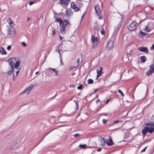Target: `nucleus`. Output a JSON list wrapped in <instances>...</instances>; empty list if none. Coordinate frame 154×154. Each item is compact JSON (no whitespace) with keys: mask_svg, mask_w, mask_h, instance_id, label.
<instances>
[{"mask_svg":"<svg viewBox=\"0 0 154 154\" xmlns=\"http://www.w3.org/2000/svg\"><path fill=\"white\" fill-rule=\"evenodd\" d=\"M60 31L61 34L63 35L65 34L66 33V29L64 27H61L60 29Z\"/></svg>","mask_w":154,"mask_h":154,"instance_id":"412c9836","label":"nucleus"},{"mask_svg":"<svg viewBox=\"0 0 154 154\" xmlns=\"http://www.w3.org/2000/svg\"><path fill=\"white\" fill-rule=\"evenodd\" d=\"M59 1L61 4L65 6H67L70 2V0H59Z\"/></svg>","mask_w":154,"mask_h":154,"instance_id":"4468645a","label":"nucleus"},{"mask_svg":"<svg viewBox=\"0 0 154 154\" xmlns=\"http://www.w3.org/2000/svg\"><path fill=\"white\" fill-rule=\"evenodd\" d=\"M91 40L92 42L95 44L97 45V38L92 35L91 36Z\"/></svg>","mask_w":154,"mask_h":154,"instance_id":"2eb2a0df","label":"nucleus"},{"mask_svg":"<svg viewBox=\"0 0 154 154\" xmlns=\"http://www.w3.org/2000/svg\"><path fill=\"white\" fill-rule=\"evenodd\" d=\"M122 122L121 121H119V120H117L116 121H115V122H114L113 123V124H115L116 123H119V122Z\"/></svg>","mask_w":154,"mask_h":154,"instance_id":"37998d69","label":"nucleus"},{"mask_svg":"<svg viewBox=\"0 0 154 154\" xmlns=\"http://www.w3.org/2000/svg\"><path fill=\"white\" fill-rule=\"evenodd\" d=\"M98 78H97V77L96 78V80L97 79H98Z\"/></svg>","mask_w":154,"mask_h":154,"instance_id":"680f3d73","label":"nucleus"},{"mask_svg":"<svg viewBox=\"0 0 154 154\" xmlns=\"http://www.w3.org/2000/svg\"><path fill=\"white\" fill-rule=\"evenodd\" d=\"M16 143L14 142H12L10 144L8 147V148L9 149H14V147L15 146Z\"/></svg>","mask_w":154,"mask_h":154,"instance_id":"f3484780","label":"nucleus"},{"mask_svg":"<svg viewBox=\"0 0 154 154\" xmlns=\"http://www.w3.org/2000/svg\"><path fill=\"white\" fill-rule=\"evenodd\" d=\"M103 124H105L106 123L107 121L106 120H105V119H103Z\"/></svg>","mask_w":154,"mask_h":154,"instance_id":"a18cd8bd","label":"nucleus"},{"mask_svg":"<svg viewBox=\"0 0 154 154\" xmlns=\"http://www.w3.org/2000/svg\"><path fill=\"white\" fill-rule=\"evenodd\" d=\"M144 30L147 32H149L150 31V29L148 27V26H147L144 29Z\"/></svg>","mask_w":154,"mask_h":154,"instance_id":"cd10ccee","label":"nucleus"},{"mask_svg":"<svg viewBox=\"0 0 154 154\" xmlns=\"http://www.w3.org/2000/svg\"><path fill=\"white\" fill-rule=\"evenodd\" d=\"M149 67V69L146 73V75L148 76L150 75L154 72V64L150 66Z\"/></svg>","mask_w":154,"mask_h":154,"instance_id":"0eeeda50","label":"nucleus"},{"mask_svg":"<svg viewBox=\"0 0 154 154\" xmlns=\"http://www.w3.org/2000/svg\"><path fill=\"white\" fill-rule=\"evenodd\" d=\"M114 46V42L112 40H110L108 43L107 47L108 49L110 50Z\"/></svg>","mask_w":154,"mask_h":154,"instance_id":"9b49d317","label":"nucleus"},{"mask_svg":"<svg viewBox=\"0 0 154 154\" xmlns=\"http://www.w3.org/2000/svg\"><path fill=\"white\" fill-rule=\"evenodd\" d=\"M31 19V18L30 17L27 18V21H29V20H30Z\"/></svg>","mask_w":154,"mask_h":154,"instance_id":"864d4df0","label":"nucleus"},{"mask_svg":"<svg viewBox=\"0 0 154 154\" xmlns=\"http://www.w3.org/2000/svg\"><path fill=\"white\" fill-rule=\"evenodd\" d=\"M102 150V149L101 148H99V149H97V151H98V152H100V151H101Z\"/></svg>","mask_w":154,"mask_h":154,"instance_id":"de8ad7c7","label":"nucleus"},{"mask_svg":"<svg viewBox=\"0 0 154 154\" xmlns=\"http://www.w3.org/2000/svg\"><path fill=\"white\" fill-rule=\"evenodd\" d=\"M98 91V89H95L94 91V93H96L97 91Z\"/></svg>","mask_w":154,"mask_h":154,"instance_id":"49530a36","label":"nucleus"},{"mask_svg":"<svg viewBox=\"0 0 154 154\" xmlns=\"http://www.w3.org/2000/svg\"><path fill=\"white\" fill-rule=\"evenodd\" d=\"M59 54H60V51H59Z\"/></svg>","mask_w":154,"mask_h":154,"instance_id":"0e129e2a","label":"nucleus"},{"mask_svg":"<svg viewBox=\"0 0 154 154\" xmlns=\"http://www.w3.org/2000/svg\"><path fill=\"white\" fill-rule=\"evenodd\" d=\"M34 86L32 85H30L26 89L24 92L26 94H28L31 90L33 88Z\"/></svg>","mask_w":154,"mask_h":154,"instance_id":"f8f14e48","label":"nucleus"},{"mask_svg":"<svg viewBox=\"0 0 154 154\" xmlns=\"http://www.w3.org/2000/svg\"><path fill=\"white\" fill-rule=\"evenodd\" d=\"M104 115L105 116H106L107 115V114H105Z\"/></svg>","mask_w":154,"mask_h":154,"instance_id":"e2e57ef3","label":"nucleus"},{"mask_svg":"<svg viewBox=\"0 0 154 154\" xmlns=\"http://www.w3.org/2000/svg\"><path fill=\"white\" fill-rule=\"evenodd\" d=\"M142 21H141L139 23L137 24L135 21H133L128 26V29L130 31H134L137 29V25H138Z\"/></svg>","mask_w":154,"mask_h":154,"instance_id":"7ed1b4c3","label":"nucleus"},{"mask_svg":"<svg viewBox=\"0 0 154 154\" xmlns=\"http://www.w3.org/2000/svg\"><path fill=\"white\" fill-rule=\"evenodd\" d=\"M76 67L75 66H70L69 67V70H71L73 69L74 68H75Z\"/></svg>","mask_w":154,"mask_h":154,"instance_id":"c9c22d12","label":"nucleus"},{"mask_svg":"<svg viewBox=\"0 0 154 154\" xmlns=\"http://www.w3.org/2000/svg\"><path fill=\"white\" fill-rule=\"evenodd\" d=\"M60 63H61L62 65H63V62L62 60H61V58H60Z\"/></svg>","mask_w":154,"mask_h":154,"instance_id":"8fccbe9b","label":"nucleus"},{"mask_svg":"<svg viewBox=\"0 0 154 154\" xmlns=\"http://www.w3.org/2000/svg\"><path fill=\"white\" fill-rule=\"evenodd\" d=\"M137 50H139L141 52H144L146 53H148V49L146 47H140L137 49Z\"/></svg>","mask_w":154,"mask_h":154,"instance_id":"ddd939ff","label":"nucleus"},{"mask_svg":"<svg viewBox=\"0 0 154 154\" xmlns=\"http://www.w3.org/2000/svg\"><path fill=\"white\" fill-rule=\"evenodd\" d=\"M140 33L142 35H146V34L141 31V30L140 31Z\"/></svg>","mask_w":154,"mask_h":154,"instance_id":"c03bdc74","label":"nucleus"},{"mask_svg":"<svg viewBox=\"0 0 154 154\" xmlns=\"http://www.w3.org/2000/svg\"><path fill=\"white\" fill-rule=\"evenodd\" d=\"M99 101H100V100L99 99H98V100H97L96 102L97 103Z\"/></svg>","mask_w":154,"mask_h":154,"instance_id":"4d7b16f0","label":"nucleus"},{"mask_svg":"<svg viewBox=\"0 0 154 154\" xmlns=\"http://www.w3.org/2000/svg\"><path fill=\"white\" fill-rule=\"evenodd\" d=\"M94 28L95 30H97L99 29V27L97 26H94Z\"/></svg>","mask_w":154,"mask_h":154,"instance_id":"e433bc0d","label":"nucleus"},{"mask_svg":"<svg viewBox=\"0 0 154 154\" xmlns=\"http://www.w3.org/2000/svg\"><path fill=\"white\" fill-rule=\"evenodd\" d=\"M71 7L73 9L75 12L78 11L80 10L79 8L77 7L76 5H75L73 2H72L71 3Z\"/></svg>","mask_w":154,"mask_h":154,"instance_id":"9d476101","label":"nucleus"},{"mask_svg":"<svg viewBox=\"0 0 154 154\" xmlns=\"http://www.w3.org/2000/svg\"><path fill=\"white\" fill-rule=\"evenodd\" d=\"M21 44L24 47H26V44L24 42H22Z\"/></svg>","mask_w":154,"mask_h":154,"instance_id":"ea45409f","label":"nucleus"},{"mask_svg":"<svg viewBox=\"0 0 154 154\" xmlns=\"http://www.w3.org/2000/svg\"><path fill=\"white\" fill-rule=\"evenodd\" d=\"M109 99H107L106 101V103L107 104L109 102Z\"/></svg>","mask_w":154,"mask_h":154,"instance_id":"09e8293b","label":"nucleus"},{"mask_svg":"<svg viewBox=\"0 0 154 154\" xmlns=\"http://www.w3.org/2000/svg\"><path fill=\"white\" fill-rule=\"evenodd\" d=\"M38 72H36L35 74H38Z\"/></svg>","mask_w":154,"mask_h":154,"instance_id":"052dcab7","label":"nucleus"},{"mask_svg":"<svg viewBox=\"0 0 154 154\" xmlns=\"http://www.w3.org/2000/svg\"><path fill=\"white\" fill-rule=\"evenodd\" d=\"M80 134L79 133H76L74 135V136L75 137H80Z\"/></svg>","mask_w":154,"mask_h":154,"instance_id":"72a5a7b5","label":"nucleus"},{"mask_svg":"<svg viewBox=\"0 0 154 154\" xmlns=\"http://www.w3.org/2000/svg\"><path fill=\"white\" fill-rule=\"evenodd\" d=\"M140 60L142 62L144 63L145 62L146 60V57L145 56H141L140 57Z\"/></svg>","mask_w":154,"mask_h":154,"instance_id":"4be33fe9","label":"nucleus"},{"mask_svg":"<svg viewBox=\"0 0 154 154\" xmlns=\"http://www.w3.org/2000/svg\"><path fill=\"white\" fill-rule=\"evenodd\" d=\"M124 22L123 17H122L121 18V20L118 24L114 28V32L115 33L117 32L119 30L120 28L122 26Z\"/></svg>","mask_w":154,"mask_h":154,"instance_id":"39448f33","label":"nucleus"},{"mask_svg":"<svg viewBox=\"0 0 154 154\" xmlns=\"http://www.w3.org/2000/svg\"><path fill=\"white\" fill-rule=\"evenodd\" d=\"M10 21L8 23V24L11 26V28H13V27L14 25V24L10 18H9Z\"/></svg>","mask_w":154,"mask_h":154,"instance_id":"aec40b11","label":"nucleus"},{"mask_svg":"<svg viewBox=\"0 0 154 154\" xmlns=\"http://www.w3.org/2000/svg\"><path fill=\"white\" fill-rule=\"evenodd\" d=\"M79 146L81 148H85L87 147V145L85 144H80Z\"/></svg>","mask_w":154,"mask_h":154,"instance_id":"bb28decb","label":"nucleus"},{"mask_svg":"<svg viewBox=\"0 0 154 154\" xmlns=\"http://www.w3.org/2000/svg\"><path fill=\"white\" fill-rule=\"evenodd\" d=\"M83 86L82 85H81L77 87V89L79 90H82V89Z\"/></svg>","mask_w":154,"mask_h":154,"instance_id":"473e14b6","label":"nucleus"},{"mask_svg":"<svg viewBox=\"0 0 154 154\" xmlns=\"http://www.w3.org/2000/svg\"><path fill=\"white\" fill-rule=\"evenodd\" d=\"M109 138V139L108 140H106L105 138H102L103 143H102V145H104L105 143L107 144L109 146H111L114 145V143L111 137L110 136Z\"/></svg>","mask_w":154,"mask_h":154,"instance_id":"20e7f679","label":"nucleus"},{"mask_svg":"<svg viewBox=\"0 0 154 154\" xmlns=\"http://www.w3.org/2000/svg\"><path fill=\"white\" fill-rule=\"evenodd\" d=\"M0 54H7L5 49L3 47L0 48Z\"/></svg>","mask_w":154,"mask_h":154,"instance_id":"6ab92c4d","label":"nucleus"},{"mask_svg":"<svg viewBox=\"0 0 154 154\" xmlns=\"http://www.w3.org/2000/svg\"><path fill=\"white\" fill-rule=\"evenodd\" d=\"M62 27L65 28L67 25L69 24V22L66 20H63V21L62 22Z\"/></svg>","mask_w":154,"mask_h":154,"instance_id":"dca6fc26","label":"nucleus"},{"mask_svg":"<svg viewBox=\"0 0 154 154\" xmlns=\"http://www.w3.org/2000/svg\"><path fill=\"white\" fill-rule=\"evenodd\" d=\"M132 51H130L129 53L127 52V57H129L130 56H131V55L132 54Z\"/></svg>","mask_w":154,"mask_h":154,"instance_id":"2f4dec72","label":"nucleus"},{"mask_svg":"<svg viewBox=\"0 0 154 154\" xmlns=\"http://www.w3.org/2000/svg\"><path fill=\"white\" fill-rule=\"evenodd\" d=\"M118 91V92L123 97L124 96V95L121 90H119Z\"/></svg>","mask_w":154,"mask_h":154,"instance_id":"c756f323","label":"nucleus"},{"mask_svg":"<svg viewBox=\"0 0 154 154\" xmlns=\"http://www.w3.org/2000/svg\"><path fill=\"white\" fill-rule=\"evenodd\" d=\"M103 68L102 67H100V70L97 69V74H99L100 75L101 74L102 72Z\"/></svg>","mask_w":154,"mask_h":154,"instance_id":"b1692460","label":"nucleus"},{"mask_svg":"<svg viewBox=\"0 0 154 154\" xmlns=\"http://www.w3.org/2000/svg\"><path fill=\"white\" fill-rule=\"evenodd\" d=\"M72 87L73 88H74L75 87V85H72L71 86H70V87Z\"/></svg>","mask_w":154,"mask_h":154,"instance_id":"3c124183","label":"nucleus"},{"mask_svg":"<svg viewBox=\"0 0 154 154\" xmlns=\"http://www.w3.org/2000/svg\"><path fill=\"white\" fill-rule=\"evenodd\" d=\"M59 38L61 40H62L63 38V37L61 36L60 35H59Z\"/></svg>","mask_w":154,"mask_h":154,"instance_id":"603ef678","label":"nucleus"},{"mask_svg":"<svg viewBox=\"0 0 154 154\" xmlns=\"http://www.w3.org/2000/svg\"><path fill=\"white\" fill-rule=\"evenodd\" d=\"M144 125L145 128L142 130V133L144 136L147 132L152 134L154 132V123H145Z\"/></svg>","mask_w":154,"mask_h":154,"instance_id":"f257e3e1","label":"nucleus"},{"mask_svg":"<svg viewBox=\"0 0 154 154\" xmlns=\"http://www.w3.org/2000/svg\"><path fill=\"white\" fill-rule=\"evenodd\" d=\"M56 21L57 22H59L60 25H61L62 21L61 18H57L56 19Z\"/></svg>","mask_w":154,"mask_h":154,"instance_id":"393cba45","label":"nucleus"},{"mask_svg":"<svg viewBox=\"0 0 154 154\" xmlns=\"http://www.w3.org/2000/svg\"><path fill=\"white\" fill-rule=\"evenodd\" d=\"M52 36H54L55 35L56 33V31L55 29H53L52 30Z\"/></svg>","mask_w":154,"mask_h":154,"instance_id":"7c9ffc66","label":"nucleus"},{"mask_svg":"<svg viewBox=\"0 0 154 154\" xmlns=\"http://www.w3.org/2000/svg\"><path fill=\"white\" fill-rule=\"evenodd\" d=\"M79 58H78L77 60V63H79Z\"/></svg>","mask_w":154,"mask_h":154,"instance_id":"13d9d810","label":"nucleus"},{"mask_svg":"<svg viewBox=\"0 0 154 154\" xmlns=\"http://www.w3.org/2000/svg\"><path fill=\"white\" fill-rule=\"evenodd\" d=\"M16 58L15 57H13L11 58H9L7 61L9 64V69H10L9 71H8L7 74L8 75H10L11 74L13 71V65H14V61L13 60H15Z\"/></svg>","mask_w":154,"mask_h":154,"instance_id":"f03ea898","label":"nucleus"},{"mask_svg":"<svg viewBox=\"0 0 154 154\" xmlns=\"http://www.w3.org/2000/svg\"><path fill=\"white\" fill-rule=\"evenodd\" d=\"M35 2L30 1L29 2V5L30 6L34 4Z\"/></svg>","mask_w":154,"mask_h":154,"instance_id":"79ce46f5","label":"nucleus"},{"mask_svg":"<svg viewBox=\"0 0 154 154\" xmlns=\"http://www.w3.org/2000/svg\"><path fill=\"white\" fill-rule=\"evenodd\" d=\"M74 101L75 103V104H76V106H77V109H78V106H79V104H78L79 101L78 100H76V101L74 100Z\"/></svg>","mask_w":154,"mask_h":154,"instance_id":"f704fd0d","label":"nucleus"},{"mask_svg":"<svg viewBox=\"0 0 154 154\" xmlns=\"http://www.w3.org/2000/svg\"><path fill=\"white\" fill-rule=\"evenodd\" d=\"M147 147V146H146L145 147V148H144L141 151V152H145V151Z\"/></svg>","mask_w":154,"mask_h":154,"instance_id":"58836bf2","label":"nucleus"},{"mask_svg":"<svg viewBox=\"0 0 154 154\" xmlns=\"http://www.w3.org/2000/svg\"><path fill=\"white\" fill-rule=\"evenodd\" d=\"M8 34L10 37H13L15 33L14 29V28L9 29L8 31Z\"/></svg>","mask_w":154,"mask_h":154,"instance_id":"1a4fd4ad","label":"nucleus"},{"mask_svg":"<svg viewBox=\"0 0 154 154\" xmlns=\"http://www.w3.org/2000/svg\"><path fill=\"white\" fill-rule=\"evenodd\" d=\"M88 84H91L93 83L94 81L93 80L91 79H89L88 81Z\"/></svg>","mask_w":154,"mask_h":154,"instance_id":"c85d7f7f","label":"nucleus"},{"mask_svg":"<svg viewBox=\"0 0 154 154\" xmlns=\"http://www.w3.org/2000/svg\"><path fill=\"white\" fill-rule=\"evenodd\" d=\"M11 49V45H8L7 46V49L8 50H10Z\"/></svg>","mask_w":154,"mask_h":154,"instance_id":"a19ab883","label":"nucleus"},{"mask_svg":"<svg viewBox=\"0 0 154 154\" xmlns=\"http://www.w3.org/2000/svg\"><path fill=\"white\" fill-rule=\"evenodd\" d=\"M101 75L100 74H97V78H99V77L100 76V75Z\"/></svg>","mask_w":154,"mask_h":154,"instance_id":"5fc2aeb1","label":"nucleus"},{"mask_svg":"<svg viewBox=\"0 0 154 154\" xmlns=\"http://www.w3.org/2000/svg\"><path fill=\"white\" fill-rule=\"evenodd\" d=\"M84 14H85V13L83 14V15H82V18H82V19L83 18V16H84Z\"/></svg>","mask_w":154,"mask_h":154,"instance_id":"bf43d9fd","label":"nucleus"},{"mask_svg":"<svg viewBox=\"0 0 154 154\" xmlns=\"http://www.w3.org/2000/svg\"><path fill=\"white\" fill-rule=\"evenodd\" d=\"M73 14L72 11L69 8H67L66 11V15L67 17H70Z\"/></svg>","mask_w":154,"mask_h":154,"instance_id":"6e6552de","label":"nucleus"},{"mask_svg":"<svg viewBox=\"0 0 154 154\" xmlns=\"http://www.w3.org/2000/svg\"><path fill=\"white\" fill-rule=\"evenodd\" d=\"M151 48L152 49H154V45H152V47H151Z\"/></svg>","mask_w":154,"mask_h":154,"instance_id":"6e6d98bb","label":"nucleus"},{"mask_svg":"<svg viewBox=\"0 0 154 154\" xmlns=\"http://www.w3.org/2000/svg\"><path fill=\"white\" fill-rule=\"evenodd\" d=\"M94 8L96 14L99 16V19H102L101 16V13L99 6L97 5H96L94 6Z\"/></svg>","mask_w":154,"mask_h":154,"instance_id":"423d86ee","label":"nucleus"},{"mask_svg":"<svg viewBox=\"0 0 154 154\" xmlns=\"http://www.w3.org/2000/svg\"><path fill=\"white\" fill-rule=\"evenodd\" d=\"M19 71H17L16 72V77H15V76L14 75V73H13V80H14L15 79H16L17 78V75H18V74L19 73Z\"/></svg>","mask_w":154,"mask_h":154,"instance_id":"a878e982","label":"nucleus"},{"mask_svg":"<svg viewBox=\"0 0 154 154\" xmlns=\"http://www.w3.org/2000/svg\"><path fill=\"white\" fill-rule=\"evenodd\" d=\"M101 33L102 34H105V31H104L103 28H102V29L100 30Z\"/></svg>","mask_w":154,"mask_h":154,"instance_id":"4c0bfd02","label":"nucleus"},{"mask_svg":"<svg viewBox=\"0 0 154 154\" xmlns=\"http://www.w3.org/2000/svg\"><path fill=\"white\" fill-rule=\"evenodd\" d=\"M20 65V63L19 61L16 62L14 65V68L17 69Z\"/></svg>","mask_w":154,"mask_h":154,"instance_id":"5701e85b","label":"nucleus"},{"mask_svg":"<svg viewBox=\"0 0 154 154\" xmlns=\"http://www.w3.org/2000/svg\"><path fill=\"white\" fill-rule=\"evenodd\" d=\"M49 69H50L54 73V75H57L58 73V70H56L54 69H52L51 68H49Z\"/></svg>","mask_w":154,"mask_h":154,"instance_id":"a211bd4d","label":"nucleus"}]
</instances>
